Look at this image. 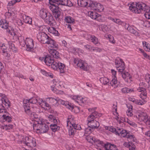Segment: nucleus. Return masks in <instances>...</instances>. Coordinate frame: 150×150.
Here are the masks:
<instances>
[{
  "label": "nucleus",
  "instance_id": "nucleus-20",
  "mask_svg": "<svg viewBox=\"0 0 150 150\" xmlns=\"http://www.w3.org/2000/svg\"><path fill=\"white\" fill-rule=\"evenodd\" d=\"M72 98L76 102L79 103H85L86 102V98H81L76 95L73 96Z\"/></svg>",
  "mask_w": 150,
  "mask_h": 150
},
{
  "label": "nucleus",
  "instance_id": "nucleus-43",
  "mask_svg": "<svg viewBox=\"0 0 150 150\" xmlns=\"http://www.w3.org/2000/svg\"><path fill=\"white\" fill-rule=\"evenodd\" d=\"M91 128L88 125V127L85 128L84 129V134H91Z\"/></svg>",
  "mask_w": 150,
  "mask_h": 150
},
{
  "label": "nucleus",
  "instance_id": "nucleus-60",
  "mask_svg": "<svg viewBox=\"0 0 150 150\" xmlns=\"http://www.w3.org/2000/svg\"><path fill=\"white\" fill-rule=\"evenodd\" d=\"M74 118L72 117V116L71 115H69L68 118V120L67 121V124L68 125V124L69 122L71 123V122L73 120Z\"/></svg>",
  "mask_w": 150,
  "mask_h": 150
},
{
  "label": "nucleus",
  "instance_id": "nucleus-6",
  "mask_svg": "<svg viewBox=\"0 0 150 150\" xmlns=\"http://www.w3.org/2000/svg\"><path fill=\"white\" fill-rule=\"evenodd\" d=\"M147 111L141 109V121L145 123L150 128V118L146 113Z\"/></svg>",
  "mask_w": 150,
  "mask_h": 150
},
{
  "label": "nucleus",
  "instance_id": "nucleus-8",
  "mask_svg": "<svg viewBox=\"0 0 150 150\" xmlns=\"http://www.w3.org/2000/svg\"><path fill=\"white\" fill-rule=\"evenodd\" d=\"M134 3L128 4L129 9L135 13L139 14L141 12V5L139 3H137L136 6H134Z\"/></svg>",
  "mask_w": 150,
  "mask_h": 150
},
{
  "label": "nucleus",
  "instance_id": "nucleus-25",
  "mask_svg": "<svg viewBox=\"0 0 150 150\" xmlns=\"http://www.w3.org/2000/svg\"><path fill=\"white\" fill-rule=\"evenodd\" d=\"M105 150H118L115 145L110 144H105Z\"/></svg>",
  "mask_w": 150,
  "mask_h": 150
},
{
  "label": "nucleus",
  "instance_id": "nucleus-40",
  "mask_svg": "<svg viewBox=\"0 0 150 150\" xmlns=\"http://www.w3.org/2000/svg\"><path fill=\"white\" fill-rule=\"evenodd\" d=\"M65 21L68 23H73L74 21V19L70 16H67L65 17Z\"/></svg>",
  "mask_w": 150,
  "mask_h": 150
},
{
  "label": "nucleus",
  "instance_id": "nucleus-48",
  "mask_svg": "<svg viewBox=\"0 0 150 150\" xmlns=\"http://www.w3.org/2000/svg\"><path fill=\"white\" fill-rule=\"evenodd\" d=\"M121 74L123 78L125 79L127 78L128 79V76H129V73L127 72H123Z\"/></svg>",
  "mask_w": 150,
  "mask_h": 150
},
{
  "label": "nucleus",
  "instance_id": "nucleus-36",
  "mask_svg": "<svg viewBox=\"0 0 150 150\" xmlns=\"http://www.w3.org/2000/svg\"><path fill=\"white\" fill-rule=\"evenodd\" d=\"M59 63L58 62H57L55 60L54 61V62L50 65L51 67L54 70H57L58 69L59 67Z\"/></svg>",
  "mask_w": 150,
  "mask_h": 150
},
{
  "label": "nucleus",
  "instance_id": "nucleus-11",
  "mask_svg": "<svg viewBox=\"0 0 150 150\" xmlns=\"http://www.w3.org/2000/svg\"><path fill=\"white\" fill-rule=\"evenodd\" d=\"M141 11L144 12H145L144 16L146 18L150 19V14L149 12L150 11V7L147 6L145 4L141 2Z\"/></svg>",
  "mask_w": 150,
  "mask_h": 150
},
{
  "label": "nucleus",
  "instance_id": "nucleus-24",
  "mask_svg": "<svg viewBox=\"0 0 150 150\" xmlns=\"http://www.w3.org/2000/svg\"><path fill=\"white\" fill-rule=\"evenodd\" d=\"M49 52L51 54V57L57 59L59 58V53L56 50L51 49L49 51Z\"/></svg>",
  "mask_w": 150,
  "mask_h": 150
},
{
  "label": "nucleus",
  "instance_id": "nucleus-34",
  "mask_svg": "<svg viewBox=\"0 0 150 150\" xmlns=\"http://www.w3.org/2000/svg\"><path fill=\"white\" fill-rule=\"evenodd\" d=\"M121 90L122 93H128L134 91L133 89H128L126 87L123 88Z\"/></svg>",
  "mask_w": 150,
  "mask_h": 150
},
{
  "label": "nucleus",
  "instance_id": "nucleus-7",
  "mask_svg": "<svg viewBox=\"0 0 150 150\" xmlns=\"http://www.w3.org/2000/svg\"><path fill=\"white\" fill-rule=\"evenodd\" d=\"M25 141L21 142L22 144L30 147H33L35 146L36 143L34 139L26 137L25 138Z\"/></svg>",
  "mask_w": 150,
  "mask_h": 150
},
{
  "label": "nucleus",
  "instance_id": "nucleus-12",
  "mask_svg": "<svg viewBox=\"0 0 150 150\" xmlns=\"http://www.w3.org/2000/svg\"><path fill=\"white\" fill-rule=\"evenodd\" d=\"M38 40L43 44H45L50 37L44 33H39L37 35Z\"/></svg>",
  "mask_w": 150,
  "mask_h": 150
},
{
  "label": "nucleus",
  "instance_id": "nucleus-37",
  "mask_svg": "<svg viewBox=\"0 0 150 150\" xmlns=\"http://www.w3.org/2000/svg\"><path fill=\"white\" fill-rule=\"evenodd\" d=\"M100 81L101 83L105 85L107 84L109 82V81L107 77H103L100 78Z\"/></svg>",
  "mask_w": 150,
  "mask_h": 150
},
{
  "label": "nucleus",
  "instance_id": "nucleus-3",
  "mask_svg": "<svg viewBox=\"0 0 150 150\" xmlns=\"http://www.w3.org/2000/svg\"><path fill=\"white\" fill-rule=\"evenodd\" d=\"M50 8L52 12L53 16L57 21H59V17L61 15V12L59 10V7L55 4H51L50 6Z\"/></svg>",
  "mask_w": 150,
  "mask_h": 150
},
{
  "label": "nucleus",
  "instance_id": "nucleus-22",
  "mask_svg": "<svg viewBox=\"0 0 150 150\" xmlns=\"http://www.w3.org/2000/svg\"><path fill=\"white\" fill-rule=\"evenodd\" d=\"M2 101V105L4 108H8L10 106V103L8 98L3 99V98Z\"/></svg>",
  "mask_w": 150,
  "mask_h": 150
},
{
  "label": "nucleus",
  "instance_id": "nucleus-21",
  "mask_svg": "<svg viewBox=\"0 0 150 150\" xmlns=\"http://www.w3.org/2000/svg\"><path fill=\"white\" fill-rule=\"evenodd\" d=\"M88 124L92 129H97L100 125L99 122L96 120H93Z\"/></svg>",
  "mask_w": 150,
  "mask_h": 150
},
{
  "label": "nucleus",
  "instance_id": "nucleus-10",
  "mask_svg": "<svg viewBox=\"0 0 150 150\" xmlns=\"http://www.w3.org/2000/svg\"><path fill=\"white\" fill-rule=\"evenodd\" d=\"M117 134L122 137H125L127 138L131 139L130 141L134 140L133 136L129 135L127 133V131L123 129L122 128H119L117 129Z\"/></svg>",
  "mask_w": 150,
  "mask_h": 150
},
{
  "label": "nucleus",
  "instance_id": "nucleus-26",
  "mask_svg": "<svg viewBox=\"0 0 150 150\" xmlns=\"http://www.w3.org/2000/svg\"><path fill=\"white\" fill-rule=\"evenodd\" d=\"M0 26L2 28L6 29L8 27V24L5 19H2L0 21Z\"/></svg>",
  "mask_w": 150,
  "mask_h": 150
},
{
  "label": "nucleus",
  "instance_id": "nucleus-30",
  "mask_svg": "<svg viewBox=\"0 0 150 150\" xmlns=\"http://www.w3.org/2000/svg\"><path fill=\"white\" fill-rule=\"evenodd\" d=\"M41 103L40 102H38L39 104L40 105L42 108L45 109L49 108L50 107V105L47 103L45 101H43L42 99H41Z\"/></svg>",
  "mask_w": 150,
  "mask_h": 150
},
{
  "label": "nucleus",
  "instance_id": "nucleus-19",
  "mask_svg": "<svg viewBox=\"0 0 150 150\" xmlns=\"http://www.w3.org/2000/svg\"><path fill=\"white\" fill-rule=\"evenodd\" d=\"M55 60L50 56H46L45 57L44 61L47 65L50 66Z\"/></svg>",
  "mask_w": 150,
  "mask_h": 150
},
{
  "label": "nucleus",
  "instance_id": "nucleus-42",
  "mask_svg": "<svg viewBox=\"0 0 150 150\" xmlns=\"http://www.w3.org/2000/svg\"><path fill=\"white\" fill-rule=\"evenodd\" d=\"M91 42L95 44H96L98 43V39L96 37L92 36H91L90 38Z\"/></svg>",
  "mask_w": 150,
  "mask_h": 150
},
{
  "label": "nucleus",
  "instance_id": "nucleus-18",
  "mask_svg": "<svg viewBox=\"0 0 150 150\" xmlns=\"http://www.w3.org/2000/svg\"><path fill=\"white\" fill-rule=\"evenodd\" d=\"M48 45L49 48L51 49H52L57 47V45L55 42L50 38L47 40V42L46 43Z\"/></svg>",
  "mask_w": 150,
  "mask_h": 150
},
{
  "label": "nucleus",
  "instance_id": "nucleus-46",
  "mask_svg": "<svg viewBox=\"0 0 150 150\" xmlns=\"http://www.w3.org/2000/svg\"><path fill=\"white\" fill-rule=\"evenodd\" d=\"M9 48L12 50L15 51L16 50V47L14 44V43L11 41H9L8 42Z\"/></svg>",
  "mask_w": 150,
  "mask_h": 150
},
{
  "label": "nucleus",
  "instance_id": "nucleus-27",
  "mask_svg": "<svg viewBox=\"0 0 150 150\" xmlns=\"http://www.w3.org/2000/svg\"><path fill=\"white\" fill-rule=\"evenodd\" d=\"M142 45L143 49L146 52H150V45L148 42L143 41L142 42Z\"/></svg>",
  "mask_w": 150,
  "mask_h": 150
},
{
  "label": "nucleus",
  "instance_id": "nucleus-57",
  "mask_svg": "<svg viewBox=\"0 0 150 150\" xmlns=\"http://www.w3.org/2000/svg\"><path fill=\"white\" fill-rule=\"evenodd\" d=\"M91 115L93 116V117L95 119L98 116H100V114H98L97 112H93L91 114Z\"/></svg>",
  "mask_w": 150,
  "mask_h": 150
},
{
  "label": "nucleus",
  "instance_id": "nucleus-2",
  "mask_svg": "<svg viewBox=\"0 0 150 150\" xmlns=\"http://www.w3.org/2000/svg\"><path fill=\"white\" fill-rule=\"evenodd\" d=\"M23 102L25 104L24 106L25 112L27 114H29L31 113H30V106L29 105L31 106L32 104H35L37 102V100L34 98L29 100L24 99Z\"/></svg>",
  "mask_w": 150,
  "mask_h": 150
},
{
  "label": "nucleus",
  "instance_id": "nucleus-14",
  "mask_svg": "<svg viewBox=\"0 0 150 150\" xmlns=\"http://www.w3.org/2000/svg\"><path fill=\"white\" fill-rule=\"evenodd\" d=\"M54 3L56 4L57 5H61L64 6H72L73 4L71 2L68 0H52V1Z\"/></svg>",
  "mask_w": 150,
  "mask_h": 150
},
{
  "label": "nucleus",
  "instance_id": "nucleus-56",
  "mask_svg": "<svg viewBox=\"0 0 150 150\" xmlns=\"http://www.w3.org/2000/svg\"><path fill=\"white\" fill-rule=\"evenodd\" d=\"M95 119L93 117V116L92 115H90L88 116V117L87 119V120L88 121V123H89L92 122V121L93 120H94Z\"/></svg>",
  "mask_w": 150,
  "mask_h": 150
},
{
  "label": "nucleus",
  "instance_id": "nucleus-13",
  "mask_svg": "<svg viewBox=\"0 0 150 150\" xmlns=\"http://www.w3.org/2000/svg\"><path fill=\"white\" fill-rule=\"evenodd\" d=\"M25 43L28 51H31L33 49L34 44L33 40L32 39L30 38H26L25 40Z\"/></svg>",
  "mask_w": 150,
  "mask_h": 150
},
{
  "label": "nucleus",
  "instance_id": "nucleus-49",
  "mask_svg": "<svg viewBox=\"0 0 150 150\" xmlns=\"http://www.w3.org/2000/svg\"><path fill=\"white\" fill-rule=\"evenodd\" d=\"M2 128L3 129L5 130H7L12 129L13 128V125H5L3 126H2Z\"/></svg>",
  "mask_w": 150,
  "mask_h": 150
},
{
  "label": "nucleus",
  "instance_id": "nucleus-33",
  "mask_svg": "<svg viewBox=\"0 0 150 150\" xmlns=\"http://www.w3.org/2000/svg\"><path fill=\"white\" fill-rule=\"evenodd\" d=\"M110 84L111 86L112 87L115 88H117L118 85L117 78H113L110 81Z\"/></svg>",
  "mask_w": 150,
  "mask_h": 150
},
{
  "label": "nucleus",
  "instance_id": "nucleus-55",
  "mask_svg": "<svg viewBox=\"0 0 150 150\" xmlns=\"http://www.w3.org/2000/svg\"><path fill=\"white\" fill-rule=\"evenodd\" d=\"M92 52H93L94 53H98V52H100L101 51V49L98 48H96L94 47H92Z\"/></svg>",
  "mask_w": 150,
  "mask_h": 150
},
{
  "label": "nucleus",
  "instance_id": "nucleus-17",
  "mask_svg": "<svg viewBox=\"0 0 150 150\" xmlns=\"http://www.w3.org/2000/svg\"><path fill=\"white\" fill-rule=\"evenodd\" d=\"M59 100L60 99L59 98H54L51 97L47 98L46 100L50 103V106H53L55 105Z\"/></svg>",
  "mask_w": 150,
  "mask_h": 150
},
{
  "label": "nucleus",
  "instance_id": "nucleus-58",
  "mask_svg": "<svg viewBox=\"0 0 150 150\" xmlns=\"http://www.w3.org/2000/svg\"><path fill=\"white\" fill-rule=\"evenodd\" d=\"M47 21H48L49 23H52L53 21V17L52 16H48V17L46 18Z\"/></svg>",
  "mask_w": 150,
  "mask_h": 150
},
{
  "label": "nucleus",
  "instance_id": "nucleus-15",
  "mask_svg": "<svg viewBox=\"0 0 150 150\" xmlns=\"http://www.w3.org/2000/svg\"><path fill=\"white\" fill-rule=\"evenodd\" d=\"M90 6L92 10H96L98 11H102L104 9L102 5L100 3L96 2L91 3L90 5Z\"/></svg>",
  "mask_w": 150,
  "mask_h": 150
},
{
  "label": "nucleus",
  "instance_id": "nucleus-5",
  "mask_svg": "<svg viewBox=\"0 0 150 150\" xmlns=\"http://www.w3.org/2000/svg\"><path fill=\"white\" fill-rule=\"evenodd\" d=\"M53 84L51 86V89L57 93L62 92L61 83L59 81H56L55 80H53Z\"/></svg>",
  "mask_w": 150,
  "mask_h": 150
},
{
  "label": "nucleus",
  "instance_id": "nucleus-41",
  "mask_svg": "<svg viewBox=\"0 0 150 150\" xmlns=\"http://www.w3.org/2000/svg\"><path fill=\"white\" fill-rule=\"evenodd\" d=\"M65 65L62 63H59V67L58 68L61 73H63L64 72Z\"/></svg>",
  "mask_w": 150,
  "mask_h": 150
},
{
  "label": "nucleus",
  "instance_id": "nucleus-4",
  "mask_svg": "<svg viewBox=\"0 0 150 150\" xmlns=\"http://www.w3.org/2000/svg\"><path fill=\"white\" fill-rule=\"evenodd\" d=\"M141 94L143 96V97L141 96V105L145 104L147 102L146 100L147 97V93L146 88V84L144 82L141 83Z\"/></svg>",
  "mask_w": 150,
  "mask_h": 150
},
{
  "label": "nucleus",
  "instance_id": "nucleus-38",
  "mask_svg": "<svg viewBox=\"0 0 150 150\" xmlns=\"http://www.w3.org/2000/svg\"><path fill=\"white\" fill-rule=\"evenodd\" d=\"M145 79L148 83V88L150 92V75L149 74H146L145 76Z\"/></svg>",
  "mask_w": 150,
  "mask_h": 150
},
{
  "label": "nucleus",
  "instance_id": "nucleus-52",
  "mask_svg": "<svg viewBox=\"0 0 150 150\" xmlns=\"http://www.w3.org/2000/svg\"><path fill=\"white\" fill-rule=\"evenodd\" d=\"M141 53H142L144 57L147 59H149L150 56L147 54L143 49H141Z\"/></svg>",
  "mask_w": 150,
  "mask_h": 150
},
{
  "label": "nucleus",
  "instance_id": "nucleus-31",
  "mask_svg": "<svg viewBox=\"0 0 150 150\" xmlns=\"http://www.w3.org/2000/svg\"><path fill=\"white\" fill-rule=\"evenodd\" d=\"M113 107L112 112H113V114L115 116L114 117L115 118V119L117 120H118L119 119V116L118 113L117 112V104L113 105Z\"/></svg>",
  "mask_w": 150,
  "mask_h": 150
},
{
  "label": "nucleus",
  "instance_id": "nucleus-28",
  "mask_svg": "<svg viewBox=\"0 0 150 150\" xmlns=\"http://www.w3.org/2000/svg\"><path fill=\"white\" fill-rule=\"evenodd\" d=\"M48 30L50 34L53 36H56L58 34V31L56 30L55 28L54 27H50L48 29Z\"/></svg>",
  "mask_w": 150,
  "mask_h": 150
},
{
  "label": "nucleus",
  "instance_id": "nucleus-45",
  "mask_svg": "<svg viewBox=\"0 0 150 150\" xmlns=\"http://www.w3.org/2000/svg\"><path fill=\"white\" fill-rule=\"evenodd\" d=\"M86 139L89 142H90L93 144L94 142V140L95 139L91 136H88L86 137Z\"/></svg>",
  "mask_w": 150,
  "mask_h": 150
},
{
  "label": "nucleus",
  "instance_id": "nucleus-44",
  "mask_svg": "<svg viewBox=\"0 0 150 150\" xmlns=\"http://www.w3.org/2000/svg\"><path fill=\"white\" fill-rule=\"evenodd\" d=\"M94 141L93 144L96 145L98 147H101L103 146V144L100 141L96 140L95 139H94Z\"/></svg>",
  "mask_w": 150,
  "mask_h": 150
},
{
  "label": "nucleus",
  "instance_id": "nucleus-47",
  "mask_svg": "<svg viewBox=\"0 0 150 150\" xmlns=\"http://www.w3.org/2000/svg\"><path fill=\"white\" fill-rule=\"evenodd\" d=\"M128 30L129 32L131 33L134 34L136 35H139V33L137 32L133 28L130 27H128Z\"/></svg>",
  "mask_w": 150,
  "mask_h": 150
},
{
  "label": "nucleus",
  "instance_id": "nucleus-39",
  "mask_svg": "<svg viewBox=\"0 0 150 150\" xmlns=\"http://www.w3.org/2000/svg\"><path fill=\"white\" fill-rule=\"evenodd\" d=\"M141 24L143 26L146 27H150V21L145 20V21L141 20Z\"/></svg>",
  "mask_w": 150,
  "mask_h": 150
},
{
  "label": "nucleus",
  "instance_id": "nucleus-23",
  "mask_svg": "<svg viewBox=\"0 0 150 150\" xmlns=\"http://www.w3.org/2000/svg\"><path fill=\"white\" fill-rule=\"evenodd\" d=\"M127 111L126 113L127 116L130 117L132 116L133 115V109L132 105L129 103L127 104Z\"/></svg>",
  "mask_w": 150,
  "mask_h": 150
},
{
  "label": "nucleus",
  "instance_id": "nucleus-1",
  "mask_svg": "<svg viewBox=\"0 0 150 150\" xmlns=\"http://www.w3.org/2000/svg\"><path fill=\"white\" fill-rule=\"evenodd\" d=\"M36 123L33 125V128L37 133L42 134L47 132L49 129L48 125L42 122V119H37Z\"/></svg>",
  "mask_w": 150,
  "mask_h": 150
},
{
  "label": "nucleus",
  "instance_id": "nucleus-35",
  "mask_svg": "<svg viewBox=\"0 0 150 150\" xmlns=\"http://www.w3.org/2000/svg\"><path fill=\"white\" fill-rule=\"evenodd\" d=\"M40 17L42 18H45L47 17L46 11L44 9H42L40 11Z\"/></svg>",
  "mask_w": 150,
  "mask_h": 150
},
{
  "label": "nucleus",
  "instance_id": "nucleus-63",
  "mask_svg": "<svg viewBox=\"0 0 150 150\" xmlns=\"http://www.w3.org/2000/svg\"><path fill=\"white\" fill-rule=\"evenodd\" d=\"M84 63L83 61L82 60H79V62L77 64V65L78 67L80 68V67H82V66L83 65V64Z\"/></svg>",
  "mask_w": 150,
  "mask_h": 150
},
{
  "label": "nucleus",
  "instance_id": "nucleus-62",
  "mask_svg": "<svg viewBox=\"0 0 150 150\" xmlns=\"http://www.w3.org/2000/svg\"><path fill=\"white\" fill-rule=\"evenodd\" d=\"M128 141H129V140H128ZM132 144L130 142H124L123 145L124 146H125V147H127V148H130V147L131 146V145L130 144Z\"/></svg>",
  "mask_w": 150,
  "mask_h": 150
},
{
  "label": "nucleus",
  "instance_id": "nucleus-16",
  "mask_svg": "<svg viewBox=\"0 0 150 150\" xmlns=\"http://www.w3.org/2000/svg\"><path fill=\"white\" fill-rule=\"evenodd\" d=\"M88 14L89 16L93 19L96 20L97 21L101 19V15L95 12L90 11L88 12Z\"/></svg>",
  "mask_w": 150,
  "mask_h": 150
},
{
  "label": "nucleus",
  "instance_id": "nucleus-29",
  "mask_svg": "<svg viewBox=\"0 0 150 150\" xmlns=\"http://www.w3.org/2000/svg\"><path fill=\"white\" fill-rule=\"evenodd\" d=\"M78 4L81 7H85L88 4V0H77Z\"/></svg>",
  "mask_w": 150,
  "mask_h": 150
},
{
  "label": "nucleus",
  "instance_id": "nucleus-51",
  "mask_svg": "<svg viewBox=\"0 0 150 150\" xmlns=\"http://www.w3.org/2000/svg\"><path fill=\"white\" fill-rule=\"evenodd\" d=\"M72 126L76 130H80L81 129V127L80 125L75 124H72Z\"/></svg>",
  "mask_w": 150,
  "mask_h": 150
},
{
  "label": "nucleus",
  "instance_id": "nucleus-32",
  "mask_svg": "<svg viewBox=\"0 0 150 150\" xmlns=\"http://www.w3.org/2000/svg\"><path fill=\"white\" fill-rule=\"evenodd\" d=\"M23 19L25 23L30 24L32 23V19L28 16L23 15Z\"/></svg>",
  "mask_w": 150,
  "mask_h": 150
},
{
  "label": "nucleus",
  "instance_id": "nucleus-54",
  "mask_svg": "<svg viewBox=\"0 0 150 150\" xmlns=\"http://www.w3.org/2000/svg\"><path fill=\"white\" fill-rule=\"evenodd\" d=\"M80 68L85 71H87L88 69V67L87 64L85 63L82 67H80Z\"/></svg>",
  "mask_w": 150,
  "mask_h": 150
},
{
  "label": "nucleus",
  "instance_id": "nucleus-9",
  "mask_svg": "<svg viewBox=\"0 0 150 150\" xmlns=\"http://www.w3.org/2000/svg\"><path fill=\"white\" fill-rule=\"evenodd\" d=\"M116 67L119 72H123L125 69V64L121 59H116L115 61Z\"/></svg>",
  "mask_w": 150,
  "mask_h": 150
},
{
  "label": "nucleus",
  "instance_id": "nucleus-64",
  "mask_svg": "<svg viewBox=\"0 0 150 150\" xmlns=\"http://www.w3.org/2000/svg\"><path fill=\"white\" fill-rule=\"evenodd\" d=\"M31 117H33V118H34L35 119V123H36V120H38L37 119H40L38 117V115H37V114H35V113H33V114L32 115H31Z\"/></svg>",
  "mask_w": 150,
  "mask_h": 150
},
{
  "label": "nucleus",
  "instance_id": "nucleus-59",
  "mask_svg": "<svg viewBox=\"0 0 150 150\" xmlns=\"http://www.w3.org/2000/svg\"><path fill=\"white\" fill-rule=\"evenodd\" d=\"M108 38L110 41L112 43L114 44L115 43V40H114L113 37L111 35H108Z\"/></svg>",
  "mask_w": 150,
  "mask_h": 150
},
{
  "label": "nucleus",
  "instance_id": "nucleus-53",
  "mask_svg": "<svg viewBox=\"0 0 150 150\" xmlns=\"http://www.w3.org/2000/svg\"><path fill=\"white\" fill-rule=\"evenodd\" d=\"M80 68L85 71H87L88 69V67L87 64L85 63L82 67H80Z\"/></svg>",
  "mask_w": 150,
  "mask_h": 150
},
{
  "label": "nucleus",
  "instance_id": "nucleus-50",
  "mask_svg": "<svg viewBox=\"0 0 150 150\" xmlns=\"http://www.w3.org/2000/svg\"><path fill=\"white\" fill-rule=\"evenodd\" d=\"M5 113L6 114V116L3 117L4 119L8 122H10L11 121V117L8 115V113L7 112H5Z\"/></svg>",
  "mask_w": 150,
  "mask_h": 150
},
{
  "label": "nucleus",
  "instance_id": "nucleus-61",
  "mask_svg": "<svg viewBox=\"0 0 150 150\" xmlns=\"http://www.w3.org/2000/svg\"><path fill=\"white\" fill-rule=\"evenodd\" d=\"M142 132H143V133L145 134V135L146 136H147L148 137H150V130H148L146 132H144V128L143 129L142 128Z\"/></svg>",
  "mask_w": 150,
  "mask_h": 150
}]
</instances>
